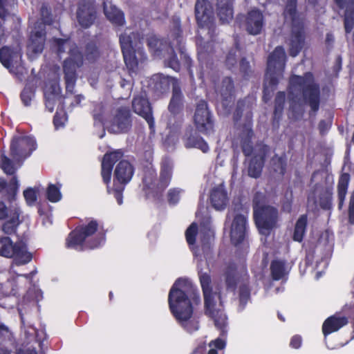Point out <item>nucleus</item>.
Masks as SVG:
<instances>
[{
    "label": "nucleus",
    "instance_id": "58",
    "mask_svg": "<svg viewBox=\"0 0 354 354\" xmlns=\"http://www.w3.org/2000/svg\"><path fill=\"white\" fill-rule=\"evenodd\" d=\"M252 135H253V131L250 129L248 131V136L250 138L243 140L241 141V147L242 152L247 157L250 156L254 151V147L252 145V142L251 141V137L252 136Z\"/></svg>",
    "mask_w": 354,
    "mask_h": 354
},
{
    "label": "nucleus",
    "instance_id": "53",
    "mask_svg": "<svg viewBox=\"0 0 354 354\" xmlns=\"http://www.w3.org/2000/svg\"><path fill=\"white\" fill-rule=\"evenodd\" d=\"M183 192V190L178 187H173L168 190L167 199L170 206H175L179 203Z\"/></svg>",
    "mask_w": 354,
    "mask_h": 354
},
{
    "label": "nucleus",
    "instance_id": "36",
    "mask_svg": "<svg viewBox=\"0 0 354 354\" xmlns=\"http://www.w3.org/2000/svg\"><path fill=\"white\" fill-rule=\"evenodd\" d=\"M252 102L249 97L240 99L237 101L236 109L233 113V120L234 122H238L241 120L243 113L247 111V117L252 118Z\"/></svg>",
    "mask_w": 354,
    "mask_h": 354
},
{
    "label": "nucleus",
    "instance_id": "4",
    "mask_svg": "<svg viewBox=\"0 0 354 354\" xmlns=\"http://www.w3.org/2000/svg\"><path fill=\"white\" fill-rule=\"evenodd\" d=\"M198 275L203 294L205 314L214 320L215 326L221 331V335H225L227 333V317L223 310L216 308V298L220 304H222L221 291H213L209 272L200 270Z\"/></svg>",
    "mask_w": 354,
    "mask_h": 354
},
{
    "label": "nucleus",
    "instance_id": "26",
    "mask_svg": "<svg viewBox=\"0 0 354 354\" xmlns=\"http://www.w3.org/2000/svg\"><path fill=\"white\" fill-rule=\"evenodd\" d=\"M286 102L285 91H278L274 98V111L272 118V127L274 129H278L280 121L282 119Z\"/></svg>",
    "mask_w": 354,
    "mask_h": 354
},
{
    "label": "nucleus",
    "instance_id": "45",
    "mask_svg": "<svg viewBox=\"0 0 354 354\" xmlns=\"http://www.w3.org/2000/svg\"><path fill=\"white\" fill-rule=\"evenodd\" d=\"M14 245L15 243L9 237H1L0 255L6 258H12Z\"/></svg>",
    "mask_w": 354,
    "mask_h": 354
},
{
    "label": "nucleus",
    "instance_id": "1",
    "mask_svg": "<svg viewBox=\"0 0 354 354\" xmlns=\"http://www.w3.org/2000/svg\"><path fill=\"white\" fill-rule=\"evenodd\" d=\"M201 301L198 290L187 279H176L169 290L168 304L171 313L189 333L198 329V322L191 318L194 306L199 305Z\"/></svg>",
    "mask_w": 354,
    "mask_h": 354
},
{
    "label": "nucleus",
    "instance_id": "48",
    "mask_svg": "<svg viewBox=\"0 0 354 354\" xmlns=\"http://www.w3.org/2000/svg\"><path fill=\"white\" fill-rule=\"evenodd\" d=\"M175 46H169V55L166 59V63L168 67L172 68L176 72H179L180 70V62L177 57V55L174 50Z\"/></svg>",
    "mask_w": 354,
    "mask_h": 354
},
{
    "label": "nucleus",
    "instance_id": "60",
    "mask_svg": "<svg viewBox=\"0 0 354 354\" xmlns=\"http://www.w3.org/2000/svg\"><path fill=\"white\" fill-rule=\"evenodd\" d=\"M307 223H296L293 232L292 239L295 241L301 242L303 241Z\"/></svg>",
    "mask_w": 354,
    "mask_h": 354
},
{
    "label": "nucleus",
    "instance_id": "28",
    "mask_svg": "<svg viewBox=\"0 0 354 354\" xmlns=\"http://www.w3.org/2000/svg\"><path fill=\"white\" fill-rule=\"evenodd\" d=\"M168 37L169 39V46H175V48H178L183 46V29L181 27L180 19L178 17H172Z\"/></svg>",
    "mask_w": 354,
    "mask_h": 354
},
{
    "label": "nucleus",
    "instance_id": "43",
    "mask_svg": "<svg viewBox=\"0 0 354 354\" xmlns=\"http://www.w3.org/2000/svg\"><path fill=\"white\" fill-rule=\"evenodd\" d=\"M240 50L239 42L234 41V46L228 51L225 60V66L230 71L236 68L237 64V53Z\"/></svg>",
    "mask_w": 354,
    "mask_h": 354
},
{
    "label": "nucleus",
    "instance_id": "38",
    "mask_svg": "<svg viewBox=\"0 0 354 354\" xmlns=\"http://www.w3.org/2000/svg\"><path fill=\"white\" fill-rule=\"evenodd\" d=\"M350 180V175L347 173L342 174L338 180L337 184V197H338V208L342 209L348 187Z\"/></svg>",
    "mask_w": 354,
    "mask_h": 354
},
{
    "label": "nucleus",
    "instance_id": "52",
    "mask_svg": "<svg viewBox=\"0 0 354 354\" xmlns=\"http://www.w3.org/2000/svg\"><path fill=\"white\" fill-rule=\"evenodd\" d=\"M35 89L31 86H26L20 94V98L23 104L29 106L32 100L35 97Z\"/></svg>",
    "mask_w": 354,
    "mask_h": 354
},
{
    "label": "nucleus",
    "instance_id": "22",
    "mask_svg": "<svg viewBox=\"0 0 354 354\" xmlns=\"http://www.w3.org/2000/svg\"><path fill=\"white\" fill-rule=\"evenodd\" d=\"M184 95L180 86H176L172 90L171 97L168 104V111L174 118L182 117L184 111Z\"/></svg>",
    "mask_w": 354,
    "mask_h": 354
},
{
    "label": "nucleus",
    "instance_id": "9",
    "mask_svg": "<svg viewBox=\"0 0 354 354\" xmlns=\"http://www.w3.org/2000/svg\"><path fill=\"white\" fill-rule=\"evenodd\" d=\"M0 62L9 72L21 79L26 72L22 52L19 46H3L0 48Z\"/></svg>",
    "mask_w": 354,
    "mask_h": 354
},
{
    "label": "nucleus",
    "instance_id": "37",
    "mask_svg": "<svg viewBox=\"0 0 354 354\" xmlns=\"http://www.w3.org/2000/svg\"><path fill=\"white\" fill-rule=\"evenodd\" d=\"M227 290L234 291L238 283L237 268L234 263H230L224 272Z\"/></svg>",
    "mask_w": 354,
    "mask_h": 354
},
{
    "label": "nucleus",
    "instance_id": "39",
    "mask_svg": "<svg viewBox=\"0 0 354 354\" xmlns=\"http://www.w3.org/2000/svg\"><path fill=\"white\" fill-rule=\"evenodd\" d=\"M100 50L94 41L87 42L84 46V57L89 63H95L100 57Z\"/></svg>",
    "mask_w": 354,
    "mask_h": 354
},
{
    "label": "nucleus",
    "instance_id": "17",
    "mask_svg": "<svg viewBox=\"0 0 354 354\" xmlns=\"http://www.w3.org/2000/svg\"><path fill=\"white\" fill-rule=\"evenodd\" d=\"M97 17L95 3L91 1H82L78 3L76 18L79 25L84 29L91 27Z\"/></svg>",
    "mask_w": 354,
    "mask_h": 354
},
{
    "label": "nucleus",
    "instance_id": "33",
    "mask_svg": "<svg viewBox=\"0 0 354 354\" xmlns=\"http://www.w3.org/2000/svg\"><path fill=\"white\" fill-rule=\"evenodd\" d=\"M234 91V81L230 77H225L220 87L216 92L221 95L223 104L227 106V102H230Z\"/></svg>",
    "mask_w": 354,
    "mask_h": 354
},
{
    "label": "nucleus",
    "instance_id": "14",
    "mask_svg": "<svg viewBox=\"0 0 354 354\" xmlns=\"http://www.w3.org/2000/svg\"><path fill=\"white\" fill-rule=\"evenodd\" d=\"M171 86H172V90L176 86H180L178 80L162 73H157L151 77L148 86L153 95L159 97L168 93Z\"/></svg>",
    "mask_w": 354,
    "mask_h": 354
},
{
    "label": "nucleus",
    "instance_id": "2",
    "mask_svg": "<svg viewBox=\"0 0 354 354\" xmlns=\"http://www.w3.org/2000/svg\"><path fill=\"white\" fill-rule=\"evenodd\" d=\"M122 156L123 152L120 149L106 152L101 163V176L103 183L106 185L108 194L114 196L119 205L123 203V192L135 171L134 167L128 160H120L114 170L113 186H110L113 166Z\"/></svg>",
    "mask_w": 354,
    "mask_h": 354
},
{
    "label": "nucleus",
    "instance_id": "8",
    "mask_svg": "<svg viewBox=\"0 0 354 354\" xmlns=\"http://www.w3.org/2000/svg\"><path fill=\"white\" fill-rule=\"evenodd\" d=\"M144 37L139 32H127L120 35L119 41L124 63L129 70L133 71L138 66L136 56V48H140L143 43Z\"/></svg>",
    "mask_w": 354,
    "mask_h": 354
},
{
    "label": "nucleus",
    "instance_id": "35",
    "mask_svg": "<svg viewBox=\"0 0 354 354\" xmlns=\"http://www.w3.org/2000/svg\"><path fill=\"white\" fill-rule=\"evenodd\" d=\"M21 211L17 206L10 205L7 207L3 201H0V220L8 218L7 221H23L21 218Z\"/></svg>",
    "mask_w": 354,
    "mask_h": 354
},
{
    "label": "nucleus",
    "instance_id": "31",
    "mask_svg": "<svg viewBox=\"0 0 354 354\" xmlns=\"http://www.w3.org/2000/svg\"><path fill=\"white\" fill-rule=\"evenodd\" d=\"M13 257L17 265H25L32 261V254L28 251L27 245L24 242L18 241L14 245Z\"/></svg>",
    "mask_w": 354,
    "mask_h": 354
},
{
    "label": "nucleus",
    "instance_id": "44",
    "mask_svg": "<svg viewBox=\"0 0 354 354\" xmlns=\"http://www.w3.org/2000/svg\"><path fill=\"white\" fill-rule=\"evenodd\" d=\"M271 161L272 163L274 171L277 173H279L281 176H283L286 171L287 167V160L286 154L283 153L281 156H278L277 154H275L272 158Z\"/></svg>",
    "mask_w": 354,
    "mask_h": 354
},
{
    "label": "nucleus",
    "instance_id": "54",
    "mask_svg": "<svg viewBox=\"0 0 354 354\" xmlns=\"http://www.w3.org/2000/svg\"><path fill=\"white\" fill-rule=\"evenodd\" d=\"M1 168L7 175H14L16 169L12 161L4 153L1 154Z\"/></svg>",
    "mask_w": 354,
    "mask_h": 354
},
{
    "label": "nucleus",
    "instance_id": "32",
    "mask_svg": "<svg viewBox=\"0 0 354 354\" xmlns=\"http://www.w3.org/2000/svg\"><path fill=\"white\" fill-rule=\"evenodd\" d=\"M157 174L154 169H147L145 171L142 177L143 191L147 196H151L158 200V195H155V186L156 185Z\"/></svg>",
    "mask_w": 354,
    "mask_h": 354
},
{
    "label": "nucleus",
    "instance_id": "3",
    "mask_svg": "<svg viewBox=\"0 0 354 354\" xmlns=\"http://www.w3.org/2000/svg\"><path fill=\"white\" fill-rule=\"evenodd\" d=\"M297 91H301L304 102L310 106V115L316 114L320 106L321 91L319 84L314 82L312 73L306 72L302 76H290L288 93L292 103L295 102L296 96L294 93Z\"/></svg>",
    "mask_w": 354,
    "mask_h": 354
},
{
    "label": "nucleus",
    "instance_id": "34",
    "mask_svg": "<svg viewBox=\"0 0 354 354\" xmlns=\"http://www.w3.org/2000/svg\"><path fill=\"white\" fill-rule=\"evenodd\" d=\"M104 12L106 17L115 26H122L125 24L124 12L116 6L104 5Z\"/></svg>",
    "mask_w": 354,
    "mask_h": 354
},
{
    "label": "nucleus",
    "instance_id": "27",
    "mask_svg": "<svg viewBox=\"0 0 354 354\" xmlns=\"http://www.w3.org/2000/svg\"><path fill=\"white\" fill-rule=\"evenodd\" d=\"M254 221H277L278 210L270 205L254 206Z\"/></svg>",
    "mask_w": 354,
    "mask_h": 354
},
{
    "label": "nucleus",
    "instance_id": "62",
    "mask_svg": "<svg viewBox=\"0 0 354 354\" xmlns=\"http://www.w3.org/2000/svg\"><path fill=\"white\" fill-rule=\"evenodd\" d=\"M67 120V114L64 109L57 110L53 117V124L55 129L64 127Z\"/></svg>",
    "mask_w": 354,
    "mask_h": 354
},
{
    "label": "nucleus",
    "instance_id": "64",
    "mask_svg": "<svg viewBox=\"0 0 354 354\" xmlns=\"http://www.w3.org/2000/svg\"><path fill=\"white\" fill-rule=\"evenodd\" d=\"M276 223H255L259 233L266 236L270 234Z\"/></svg>",
    "mask_w": 354,
    "mask_h": 354
},
{
    "label": "nucleus",
    "instance_id": "46",
    "mask_svg": "<svg viewBox=\"0 0 354 354\" xmlns=\"http://www.w3.org/2000/svg\"><path fill=\"white\" fill-rule=\"evenodd\" d=\"M147 45L149 50L155 55H159L162 51V40L156 35H149L147 38Z\"/></svg>",
    "mask_w": 354,
    "mask_h": 354
},
{
    "label": "nucleus",
    "instance_id": "51",
    "mask_svg": "<svg viewBox=\"0 0 354 354\" xmlns=\"http://www.w3.org/2000/svg\"><path fill=\"white\" fill-rule=\"evenodd\" d=\"M19 188L18 180L16 176H13L9 183L6 190L7 200L12 203L16 200V196Z\"/></svg>",
    "mask_w": 354,
    "mask_h": 354
},
{
    "label": "nucleus",
    "instance_id": "47",
    "mask_svg": "<svg viewBox=\"0 0 354 354\" xmlns=\"http://www.w3.org/2000/svg\"><path fill=\"white\" fill-rule=\"evenodd\" d=\"M61 185L49 184L46 189V198L51 203H57L62 198Z\"/></svg>",
    "mask_w": 354,
    "mask_h": 354
},
{
    "label": "nucleus",
    "instance_id": "41",
    "mask_svg": "<svg viewBox=\"0 0 354 354\" xmlns=\"http://www.w3.org/2000/svg\"><path fill=\"white\" fill-rule=\"evenodd\" d=\"M270 273L274 281L281 279L286 274L285 261L278 259L272 260L270 263Z\"/></svg>",
    "mask_w": 354,
    "mask_h": 354
},
{
    "label": "nucleus",
    "instance_id": "30",
    "mask_svg": "<svg viewBox=\"0 0 354 354\" xmlns=\"http://www.w3.org/2000/svg\"><path fill=\"white\" fill-rule=\"evenodd\" d=\"M348 322L347 317L344 316L332 315L328 317L322 324V333L324 337L339 330Z\"/></svg>",
    "mask_w": 354,
    "mask_h": 354
},
{
    "label": "nucleus",
    "instance_id": "63",
    "mask_svg": "<svg viewBox=\"0 0 354 354\" xmlns=\"http://www.w3.org/2000/svg\"><path fill=\"white\" fill-rule=\"evenodd\" d=\"M70 57L68 59H73L76 63L77 67H80L83 65L84 62V53L79 50L77 46L71 48L69 50Z\"/></svg>",
    "mask_w": 354,
    "mask_h": 354
},
{
    "label": "nucleus",
    "instance_id": "49",
    "mask_svg": "<svg viewBox=\"0 0 354 354\" xmlns=\"http://www.w3.org/2000/svg\"><path fill=\"white\" fill-rule=\"evenodd\" d=\"M40 15L41 21L37 23H42L45 26L46 25H52L53 23L51 8L46 3H43L40 8Z\"/></svg>",
    "mask_w": 354,
    "mask_h": 354
},
{
    "label": "nucleus",
    "instance_id": "23",
    "mask_svg": "<svg viewBox=\"0 0 354 354\" xmlns=\"http://www.w3.org/2000/svg\"><path fill=\"white\" fill-rule=\"evenodd\" d=\"M247 223H231L230 225V241L235 247H239L241 245L249 247V243L246 239L248 229Z\"/></svg>",
    "mask_w": 354,
    "mask_h": 354
},
{
    "label": "nucleus",
    "instance_id": "59",
    "mask_svg": "<svg viewBox=\"0 0 354 354\" xmlns=\"http://www.w3.org/2000/svg\"><path fill=\"white\" fill-rule=\"evenodd\" d=\"M198 234V225L197 223H192L189 227L185 231L186 241L188 245H192L195 244L196 236Z\"/></svg>",
    "mask_w": 354,
    "mask_h": 354
},
{
    "label": "nucleus",
    "instance_id": "13",
    "mask_svg": "<svg viewBox=\"0 0 354 354\" xmlns=\"http://www.w3.org/2000/svg\"><path fill=\"white\" fill-rule=\"evenodd\" d=\"M133 111L142 117L149 124L151 131H154L155 121L153 115V107L146 93H140L133 96L131 102Z\"/></svg>",
    "mask_w": 354,
    "mask_h": 354
},
{
    "label": "nucleus",
    "instance_id": "20",
    "mask_svg": "<svg viewBox=\"0 0 354 354\" xmlns=\"http://www.w3.org/2000/svg\"><path fill=\"white\" fill-rule=\"evenodd\" d=\"M132 127L130 110L125 106L117 109L111 121V128L118 133H127Z\"/></svg>",
    "mask_w": 354,
    "mask_h": 354
},
{
    "label": "nucleus",
    "instance_id": "24",
    "mask_svg": "<svg viewBox=\"0 0 354 354\" xmlns=\"http://www.w3.org/2000/svg\"><path fill=\"white\" fill-rule=\"evenodd\" d=\"M339 8H345L344 15V27L346 34L354 28V0H334Z\"/></svg>",
    "mask_w": 354,
    "mask_h": 354
},
{
    "label": "nucleus",
    "instance_id": "15",
    "mask_svg": "<svg viewBox=\"0 0 354 354\" xmlns=\"http://www.w3.org/2000/svg\"><path fill=\"white\" fill-rule=\"evenodd\" d=\"M46 30L42 23H35L27 43V50L32 55L41 54L45 47Z\"/></svg>",
    "mask_w": 354,
    "mask_h": 354
},
{
    "label": "nucleus",
    "instance_id": "61",
    "mask_svg": "<svg viewBox=\"0 0 354 354\" xmlns=\"http://www.w3.org/2000/svg\"><path fill=\"white\" fill-rule=\"evenodd\" d=\"M64 80L66 84V92H69L71 93H73V89L75 88L77 75L76 73H64Z\"/></svg>",
    "mask_w": 354,
    "mask_h": 354
},
{
    "label": "nucleus",
    "instance_id": "12",
    "mask_svg": "<svg viewBox=\"0 0 354 354\" xmlns=\"http://www.w3.org/2000/svg\"><path fill=\"white\" fill-rule=\"evenodd\" d=\"M35 140L30 136H15L10 142V153L12 158L20 160L29 157L36 149Z\"/></svg>",
    "mask_w": 354,
    "mask_h": 354
},
{
    "label": "nucleus",
    "instance_id": "25",
    "mask_svg": "<svg viewBox=\"0 0 354 354\" xmlns=\"http://www.w3.org/2000/svg\"><path fill=\"white\" fill-rule=\"evenodd\" d=\"M216 15L221 24H229L234 18L232 0H216Z\"/></svg>",
    "mask_w": 354,
    "mask_h": 354
},
{
    "label": "nucleus",
    "instance_id": "19",
    "mask_svg": "<svg viewBox=\"0 0 354 354\" xmlns=\"http://www.w3.org/2000/svg\"><path fill=\"white\" fill-rule=\"evenodd\" d=\"M174 165L168 158L163 159L160 163V176L155 186V195H158V200L162 197L164 191L170 185L173 176Z\"/></svg>",
    "mask_w": 354,
    "mask_h": 354
},
{
    "label": "nucleus",
    "instance_id": "29",
    "mask_svg": "<svg viewBox=\"0 0 354 354\" xmlns=\"http://www.w3.org/2000/svg\"><path fill=\"white\" fill-rule=\"evenodd\" d=\"M209 201L215 209L220 211L225 209L228 203L226 190L221 186L214 187L210 192Z\"/></svg>",
    "mask_w": 354,
    "mask_h": 354
},
{
    "label": "nucleus",
    "instance_id": "11",
    "mask_svg": "<svg viewBox=\"0 0 354 354\" xmlns=\"http://www.w3.org/2000/svg\"><path fill=\"white\" fill-rule=\"evenodd\" d=\"M194 123L196 129L205 135L210 134L214 131L213 116L207 101L201 100L197 102L194 115Z\"/></svg>",
    "mask_w": 354,
    "mask_h": 354
},
{
    "label": "nucleus",
    "instance_id": "56",
    "mask_svg": "<svg viewBox=\"0 0 354 354\" xmlns=\"http://www.w3.org/2000/svg\"><path fill=\"white\" fill-rule=\"evenodd\" d=\"M105 106L103 102H95L92 111V115L95 121L102 123L104 120V114Z\"/></svg>",
    "mask_w": 354,
    "mask_h": 354
},
{
    "label": "nucleus",
    "instance_id": "6",
    "mask_svg": "<svg viewBox=\"0 0 354 354\" xmlns=\"http://www.w3.org/2000/svg\"><path fill=\"white\" fill-rule=\"evenodd\" d=\"M97 223H88L80 225L72 230L66 239V247L83 251L94 250L102 246L106 241V234L103 231L97 232Z\"/></svg>",
    "mask_w": 354,
    "mask_h": 354
},
{
    "label": "nucleus",
    "instance_id": "21",
    "mask_svg": "<svg viewBox=\"0 0 354 354\" xmlns=\"http://www.w3.org/2000/svg\"><path fill=\"white\" fill-rule=\"evenodd\" d=\"M264 24L263 15L259 9L253 8L248 12L245 19V26L248 34L252 35H259Z\"/></svg>",
    "mask_w": 354,
    "mask_h": 354
},
{
    "label": "nucleus",
    "instance_id": "55",
    "mask_svg": "<svg viewBox=\"0 0 354 354\" xmlns=\"http://www.w3.org/2000/svg\"><path fill=\"white\" fill-rule=\"evenodd\" d=\"M38 194L39 189L37 187H28L24 191V196L28 205L32 206L36 203Z\"/></svg>",
    "mask_w": 354,
    "mask_h": 354
},
{
    "label": "nucleus",
    "instance_id": "18",
    "mask_svg": "<svg viewBox=\"0 0 354 354\" xmlns=\"http://www.w3.org/2000/svg\"><path fill=\"white\" fill-rule=\"evenodd\" d=\"M197 24L201 28H207L214 30L212 7L207 0H197L194 8Z\"/></svg>",
    "mask_w": 354,
    "mask_h": 354
},
{
    "label": "nucleus",
    "instance_id": "57",
    "mask_svg": "<svg viewBox=\"0 0 354 354\" xmlns=\"http://www.w3.org/2000/svg\"><path fill=\"white\" fill-rule=\"evenodd\" d=\"M239 71L243 79L248 80L253 73L250 62L245 57H242L239 62Z\"/></svg>",
    "mask_w": 354,
    "mask_h": 354
},
{
    "label": "nucleus",
    "instance_id": "5",
    "mask_svg": "<svg viewBox=\"0 0 354 354\" xmlns=\"http://www.w3.org/2000/svg\"><path fill=\"white\" fill-rule=\"evenodd\" d=\"M287 57L283 46H278L270 53L267 59V67L263 84L262 100L268 103L283 78Z\"/></svg>",
    "mask_w": 354,
    "mask_h": 354
},
{
    "label": "nucleus",
    "instance_id": "10",
    "mask_svg": "<svg viewBox=\"0 0 354 354\" xmlns=\"http://www.w3.org/2000/svg\"><path fill=\"white\" fill-rule=\"evenodd\" d=\"M215 48L212 41H203L201 40L197 44L198 59L201 67V76L209 77L216 71L214 64Z\"/></svg>",
    "mask_w": 354,
    "mask_h": 354
},
{
    "label": "nucleus",
    "instance_id": "42",
    "mask_svg": "<svg viewBox=\"0 0 354 354\" xmlns=\"http://www.w3.org/2000/svg\"><path fill=\"white\" fill-rule=\"evenodd\" d=\"M185 147L187 148H197L203 153H207L209 149L207 142H205L201 136L198 135H190L187 137L185 142Z\"/></svg>",
    "mask_w": 354,
    "mask_h": 354
},
{
    "label": "nucleus",
    "instance_id": "7",
    "mask_svg": "<svg viewBox=\"0 0 354 354\" xmlns=\"http://www.w3.org/2000/svg\"><path fill=\"white\" fill-rule=\"evenodd\" d=\"M283 15L291 23L289 55L295 57L305 45V17L297 11V0H287Z\"/></svg>",
    "mask_w": 354,
    "mask_h": 354
},
{
    "label": "nucleus",
    "instance_id": "50",
    "mask_svg": "<svg viewBox=\"0 0 354 354\" xmlns=\"http://www.w3.org/2000/svg\"><path fill=\"white\" fill-rule=\"evenodd\" d=\"M180 55V59L183 62L184 66L187 68L189 72V75L193 77V72L192 71V67L193 66V61L189 55L186 53V49L184 46H179L176 48Z\"/></svg>",
    "mask_w": 354,
    "mask_h": 354
},
{
    "label": "nucleus",
    "instance_id": "16",
    "mask_svg": "<svg viewBox=\"0 0 354 354\" xmlns=\"http://www.w3.org/2000/svg\"><path fill=\"white\" fill-rule=\"evenodd\" d=\"M308 203H313L317 207L330 210L333 207V188L329 186L316 185L308 196Z\"/></svg>",
    "mask_w": 354,
    "mask_h": 354
},
{
    "label": "nucleus",
    "instance_id": "40",
    "mask_svg": "<svg viewBox=\"0 0 354 354\" xmlns=\"http://www.w3.org/2000/svg\"><path fill=\"white\" fill-rule=\"evenodd\" d=\"M264 166V158L254 156L251 158L248 168L250 177L258 178L261 176Z\"/></svg>",
    "mask_w": 354,
    "mask_h": 354
}]
</instances>
